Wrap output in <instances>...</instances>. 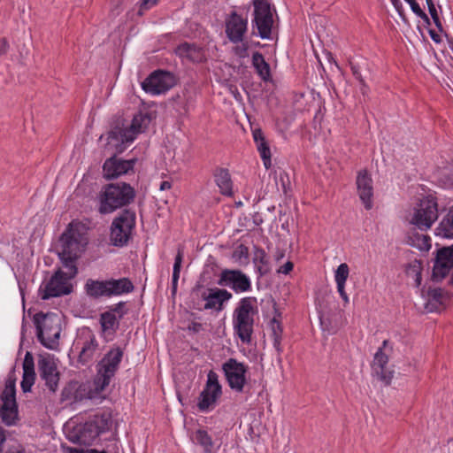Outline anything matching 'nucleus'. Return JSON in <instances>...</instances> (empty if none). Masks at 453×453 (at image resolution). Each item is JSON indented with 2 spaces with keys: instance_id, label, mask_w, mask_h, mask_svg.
I'll use <instances>...</instances> for the list:
<instances>
[{
  "instance_id": "obj_36",
  "label": "nucleus",
  "mask_w": 453,
  "mask_h": 453,
  "mask_svg": "<svg viewBox=\"0 0 453 453\" xmlns=\"http://www.w3.org/2000/svg\"><path fill=\"white\" fill-rule=\"evenodd\" d=\"M196 442L201 445L206 453H211L213 441L205 430L199 429L195 434Z\"/></svg>"
},
{
  "instance_id": "obj_18",
  "label": "nucleus",
  "mask_w": 453,
  "mask_h": 453,
  "mask_svg": "<svg viewBox=\"0 0 453 453\" xmlns=\"http://www.w3.org/2000/svg\"><path fill=\"white\" fill-rule=\"evenodd\" d=\"M451 270H453V244L437 250L433 267V277L442 280Z\"/></svg>"
},
{
  "instance_id": "obj_41",
  "label": "nucleus",
  "mask_w": 453,
  "mask_h": 453,
  "mask_svg": "<svg viewBox=\"0 0 453 453\" xmlns=\"http://www.w3.org/2000/svg\"><path fill=\"white\" fill-rule=\"evenodd\" d=\"M248 49V42L242 41L241 45H237L234 48V53L240 58H245L249 56Z\"/></svg>"
},
{
  "instance_id": "obj_20",
  "label": "nucleus",
  "mask_w": 453,
  "mask_h": 453,
  "mask_svg": "<svg viewBox=\"0 0 453 453\" xmlns=\"http://www.w3.org/2000/svg\"><path fill=\"white\" fill-rule=\"evenodd\" d=\"M39 372L42 379L45 380L50 390L55 391L58 385L59 373L57 365L50 358H42L38 362Z\"/></svg>"
},
{
  "instance_id": "obj_53",
  "label": "nucleus",
  "mask_w": 453,
  "mask_h": 453,
  "mask_svg": "<svg viewBox=\"0 0 453 453\" xmlns=\"http://www.w3.org/2000/svg\"><path fill=\"white\" fill-rule=\"evenodd\" d=\"M429 35L434 42L438 43L441 41L440 35H438L434 30H429Z\"/></svg>"
},
{
  "instance_id": "obj_50",
  "label": "nucleus",
  "mask_w": 453,
  "mask_h": 453,
  "mask_svg": "<svg viewBox=\"0 0 453 453\" xmlns=\"http://www.w3.org/2000/svg\"><path fill=\"white\" fill-rule=\"evenodd\" d=\"M431 17L435 24V26L439 28V30H442V26H441V22L440 20V18H439V15H438V12H435V14H431Z\"/></svg>"
},
{
  "instance_id": "obj_45",
  "label": "nucleus",
  "mask_w": 453,
  "mask_h": 453,
  "mask_svg": "<svg viewBox=\"0 0 453 453\" xmlns=\"http://www.w3.org/2000/svg\"><path fill=\"white\" fill-rule=\"evenodd\" d=\"M158 0H142L139 14H142V11L150 9L157 4Z\"/></svg>"
},
{
  "instance_id": "obj_7",
  "label": "nucleus",
  "mask_w": 453,
  "mask_h": 453,
  "mask_svg": "<svg viewBox=\"0 0 453 453\" xmlns=\"http://www.w3.org/2000/svg\"><path fill=\"white\" fill-rule=\"evenodd\" d=\"M135 220V212L131 210H125L119 213L111 225V243L116 247L126 246L132 237Z\"/></svg>"
},
{
  "instance_id": "obj_19",
  "label": "nucleus",
  "mask_w": 453,
  "mask_h": 453,
  "mask_svg": "<svg viewBox=\"0 0 453 453\" xmlns=\"http://www.w3.org/2000/svg\"><path fill=\"white\" fill-rule=\"evenodd\" d=\"M357 194L366 210L372 208L373 186L372 179L366 170L357 173L356 180Z\"/></svg>"
},
{
  "instance_id": "obj_38",
  "label": "nucleus",
  "mask_w": 453,
  "mask_h": 453,
  "mask_svg": "<svg viewBox=\"0 0 453 453\" xmlns=\"http://www.w3.org/2000/svg\"><path fill=\"white\" fill-rule=\"evenodd\" d=\"M182 258H183V249L179 248L177 255L175 257V260H174V264H173V289L176 288L177 282L180 278Z\"/></svg>"
},
{
  "instance_id": "obj_17",
  "label": "nucleus",
  "mask_w": 453,
  "mask_h": 453,
  "mask_svg": "<svg viewBox=\"0 0 453 453\" xmlns=\"http://www.w3.org/2000/svg\"><path fill=\"white\" fill-rule=\"evenodd\" d=\"M226 35L233 43L242 42L248 30V20L236 12H232L225 19Z\"/></svg>"
},
{
  "instance_id": "obj_2",
  "label": "nucleus",
  "mask_w": 453,
  "mask_h": 453,
  "mask_svg": "<svg viewBox=\"0 0 453 453\" xmlns=\"http://www.w3.org/2000/svg\"><path fill=\"white\" fill-rule=\"evenodd\" d=\"M88 242L87 233L80 224L71 223L60 237L61 250L58 252L67 274L75 277L78 269L76 260L81 257Z\"/></svg>"
},
{
  "instance_id": "obj_26",
  "label": "nucleus",
  "mask_w": 453,
  "mask_h": 453,
  "mask_svg": "<svg viewBox=\"0 0 453 453\" xmlns=\"http://www.w3.org/2000/svg\"><path fill=\"white\" fill-rule=\"evenodd\" d=\"M253 138L256 142L257 149L263 160L265 167L266 169H269L272 165L271 150L265 141L263 132L260 129H255L253 131Z\"/></svg>"
},
{
  "instance_id": "obj_55",
  "label": "nucleus",
  "mask_w": 453,
  "mask_h": 453,
  "mask_svg": "<svg viewBox=\"0 0 453 453\" xmlns=\"http://www.w3.org/2000/svg\"><path fill=\"white\" fill-rule=\"evenodd\" d=\"M426 2L427 4L430 15L433 13L435 14V12H437V11H436V8H435V5H434L433 0H426Z\"/></svg>"
},
{
  "instance_id": "obj_56",
  "label": "nucleus",
  "mask_w": 453,
  "mask_h": 453,
  "mask_svg": "<svg viewBox=\"0 0 453 453\" xmlns=\"http://www.w3.org/2000/svg\"><path fill=\"white\" fill-rule=\"evenodd\" d=\"M188 329L197 333V332H199L202 329V324L196 323V322H193L188 326Z\"/></svg>"
},
{
  "instance_id": "obj_37",
  "label": "nucleus",
  "mask_w": 453,
  "mask_h": 453,
  "mask_svg": "<svg viewBox=\"0 0 453 453\" xmlns=\"http://www.w3.org/2000/svg\"><path fill=\"white\" fill-rule=\"evenodd\" d=\"M94 423L99 434L106 432L111 426V416L108 412H104L100 415H96L94 418Z\"/></svg>"
},
{
  "instance_id": "obj_35",
  "label": "nucleus",
  "mask_w": 453,
  "mask_h": 453,
  "mask_svg": "<svg viewBox=\"0 0 453 453\" xmlns=\"http://www.w3.org/2000/svg\"><path fill=\"white\" fill-rule=\"evenodd\" d=\"M270 326L272 330V337L273 340V346L277 351L280 352L281 350V340L283 334L282 326L275 318L271 320Z\"/></svg>"
},
{
  "instance_id": "obj_31",
  "label": "nucleus",
  "mask_w": 453,
  "mask_h": 453,
  "mask_svg": "<svg viewBox=\"0 0 453 453\" xmlns=\"http://www.w3.org/2000/svg\"><path fill=\"white\" fill-rule=\"evenodd\" d=\"M435 234L442 238H453V207L440 222L435 229Z\"/></svg>"
},
{
  "instance_id": "obj_30",
  "label": "nucleus",
  "mask_w": 453,
  "mask_h": 453,
  "mask_svg": "<svg viewBox=\"0 0 453 453\" xmlns=\"http://www.w3.org/2000/svg\"><path fill=\"white\" fill-rule=\"evenodd\" d=\"M443 293L441 288L430 289L427 292V301L425 309L427 312L438 311L442 307Z\"/></svg>"
},
{
  "instance_id": "obj_34",
  "label": "nucleus",
  "mask_w": 453,
  "mask_h": 453,
  "mask_svg": "<svg viewBox=\"0 0 453 453\" xmlns=\"http://www.w3.org/2000/svg\"><path fill=\"white\" fill-rule=\"evenodd\" d=\"M119 319L112 311H105L100 316V323L103 331H115L119 327Z\"/></svg>"
},
{
  "instance_id": "obj_25",
  "label": "nucleus",
  "mask_w": 453,
  "mask_h": 453,
  "mask_svg": "<svg viewBox=\"0 0 453 453\" xmlns=\"http://www.w3.org/2000/svg\"><path fill=\"white\" fill-rule=\"evenodd\" d=\"M35 363L32 353L27 352L23 361V378L21 381V388L23 392H30L35 383Z\"/></svg>"
},
{
  "instance_id": "obj_27",
  "label": "nucleus",
  "mask_w": 453,
  "mask_h": 453,
  "mask_svg": "<svg viewBox=\"0 0 453 453\" xmlns=\"http://www.w3.org/2000/svg\"><path fill=\"white\" fill-rule=\"evenodd\" d=\"M109 296H120L131 293L134 290L132 281L127 278H120L118 280H108Z\"/></svg>"
},
{
  "instance_id": "obj_47",
  "label": "nucleus",
  "mask_w": 453,
  "mask_h": 453,
  "mask_svg": "<svg viewBox=\"0 0 453 453\" xmlns=\"http://www.w3.org/2000/svg\"><path fill=\"white\" fill-rule=\"evenodd\" d=\"M349 65H350V69H351V72H352V74L354 75V77L358 81H360L361 80H364V78L362 77L361 73L359 71V66L354 63H349Z\"/></svg>"
},
{
  "instance_id": "obj_15",
  "label": "nucleus",
  "mask_w": 453,
  "mask_h": 453,
  "mask_svg": "<svg viewBox=\"0 0 453 453\" xmlns=\"http://www.w3.org/2000/svg\"><path fill=\"white\" fill-rule=\"evenodd\" d=\"M221 395V386L219 383L218 375L215 372L210 371L207 375L205 388L201 392L198 402L200 411H208Z\"/></svg>"
},
{
  "instance_id": "obj_12",
  "label": "nucleus",
  "mask_w": 453,
  "mask_h": 453,
  "mask_svg": "<svg viewBox=\"0 0 453 453\" xmlns=\"http://www.w3.org/2000/svg\"><path fill=\"white\" fill-rule=\"evenodd\" d=\"M175 84L174 76L165 71H155L142 83V89L151 95L165 93Z\"/></svg>"
},
{
  "instance_id": "obj_22",
  "label": "nucleus",
  "mask_w": 453,
  "mask_h": 453,
  "mask_svg": "<svg viewBox=\"0 0 453 453\" xmlns=\"http://www.w3.org/2000/svg\"><path fill=\"white\" fill-rule=\"evenodd\" d=\"M232 296V294L226 289L209 288L208 293L203 292L202 295L203 299L206 302L203 308L205 310L216 309L221 311L223 303L230 300Z\"/></svg>"
},
{
  "instance_id": "obj_48",
  "label": "nucleus",
  "mask_w": 453,
  "mask_h": 453,
  "mask_svg": "<svg viewBox=\"0 0 453 453\" xmlns=\"http://www.w3.org/2000/svg\"><path fill=\"white\" fill-rule=\"evenodd\" d=\"M9 48L8 42L5 38H0V56L7 52Z\"/></svg>"
},
{
  "instance_id": "obj_40",
  "label": "nucleus",
  "mask_w": 453,
  "mask_h": 453,
  "mask_svg": "<svg viewBox=\"0 0 453 453\" xmlns=\"http://www.w3.org/2000/svg\"><path fill=\"white\" fill-rule=\"evenodd\" d=\"M411 6V11L422 19L426 23L430 24V19L428 16L423 12L416 0H405Z\"/></svg>"
},
{
  "instance_id": "obj_29",
  "label": "nucleus",
  "mask_w": 453,
  "mask_h": 453,
  "mask_svg": "<svg viewBox=\"0 0 453 453\" xmlns=\"http://www.w3.org/2000/svg\"><path fill=\"white\" fill-rule=\"evenodd\" d=\"M85 288L87 294L91 297L109 296L108 280H88Z\"/></svg>"
},
{
  "instance_id": "obj_49",
  "label": "nucleus",
  "mask_w": 453,
  "mask_h": 453,
  "mask_svg": "<svg viewBox=\"0 0 453 453\" xmlns=\"http://www.w3.org/2000/svg\"><path fill=\"white\" fill-rule=\"evenodd\" d=\"M431 17L435 24V26L439 28V30H442V26H441V22L440 20V18H439V15H438V12H435V14H431Z\"/></svg>"
},
{
  "instance_id": "obj_9",
  "label": "nucleus",
  "mask_w": 453,
  "mask_h": 453,
  "mask_svg": "<svg viewBox=\"0 0 453 453\" xmlns=\"http://www.w3.org/2000/svg\"><path fill=\"white\" fill-rule=\"evenodd\" d=\"M73 278L67 274V270H58L47 282L41 285L39 294L42 299L48 300L70 294L73 288L70 280Z\"/></svg>"
},
{
  "instance_id": "obj_11",
  "label": "nucleus",
  "mask_w": 453,
  "mask_h": 453,
  "mask_svg": "<svg viewBox=\"0 0 453 453\" xmlns=\"http://www.w3.org/2000/svg\"><path fill=\"white\" fill-rule=\"evenodd\" d=\"M218 285L228 287L236 294L249 292L252 288L250 277L237 269L222 270L219 276Z\"/></svg>"
},
{
  "instance_id": "obj_8",
  "label": "nucleus",
  "mask_w": 453,
  "mask_h": 453,
  "mask_svg": "<svg viewBox=\"0 0 453 453\" xmlns=\"http://www.w3.org/2000/svg\"><path fill=\"white\" fill-rule=\"evenodd\" d=\"M254 6L252 28L257 29L262 39H270L273 25V16L268 0H252Z\"/></svg>"
},
{
  "instance_id": "obj_10",
  "label": "nucleus",
  "mask_w": 453,
  "mask_h": 453,
  "mask_svg": "<svg viewBox=\"0 0 453 453\" xmlns=\"http://www.w3.org/2000/svg\"><path fill=\"white\" fill-rule=\"evenodd\" d=\"M438 219V204L433 196L422 199L411 220L420 230L429 229Z\"/></svg>"
},
{
  "instance_id": "obj_5",
  "label": "nucleus",
  "mask_w": 453,
  "mask_h": 453,
  "mask_svg": "<svg viewBox=\"0 0 453 453\" xmlns=\"http://www.w3.org/2000/svg\"><path fill=\"white\" fill-rule=\"evenodd\" d=\"M38 341L47 349H56L61 333V319L53 312H39L34 316Z\"/></svg>"
},
{
  "instance_id": "obj_57",
  "label": "nucleus",
  "mask_w": 453,
  "mask_h": 453,
  "mask_svg": "<svg viewBox=\"0 0 453 453\" xmlns=\"http://www.w3.org/2000/svg\"><path fill=\"white\" fill-rule=\"evenodd\" d=\"M5 441L4 432L2 428H0V450L2 451V444Z\"/></svg>"
},
{
  "instance_id": "obj_6",
  "label": "nucleus",
  "mask_w": 453,
  "mask_h": 453,
  "mask_svg": "<svg viewBox=\"0 0 453 453\" xmlns=\"http://www.w3.org/2000/svg\"><path fill=\"white\" fill-rule=\"evenodd\" d=\"M123 357L120 348H113L109 350L96 365V375L94 380L95 390L101 393L110 385L119 369Z\"/></svg>"
},
{
  "instance_id": "obj_23",
  "label": "nucleus",
  "mask_w": 453,
  "mask_h": 453,
  "mask_svg": "<svg viewBox=\"0 0 453 453\" xmlns=\"http://www.w3.org/2000/svg\"><path fill=\"white\" fill-rule=\"evenodd\" d=\"M175 53L182 60L189 61L192 63H201L206 58L203 48L194 43H180L175 49Z\"/></svg>"
},
{
  "instance_id": "obj_39",
  "label": "nucleus",
  "mask_w": 453,
  "mask_h": 453,
  "mask_svg": "<svg viewBox=\"0 0 453 453\" xmlns=\"http://www.w3.org/2000/svg\"><path fill=\"white\" fill-rule=\"evenodd\" d=\"M349 268L346 263L341 264L334 273V280L336 284H346L349 278Z\"/></svg>"
},
{
  "instance_id": "obj_42",
  "label": "nucleus",
  "mask_w": 453,
  "mask_h": 453,
  "mask_svg": "<svg viewBox=\"0 0 453 453\" xmlns=\"http://www.w3.org/2000/svg\"><path fill=\"white\" fill-rule=\"evenodd\" d=\"M110 311L114 312L119 319H122L125 314H127V310L126 309V303L119 302L115 304L113 308L110 310Z\"/></svg>"
},
{
  "instance_id": "obj_43",
  "label": "nucleus",
  "mask_w": 453,
  "mask_h": 453,
  "mask_svg": "<svg viewBox=\"0 0 453 453\" xmlns=\"http://www.w3.org/2000/svg\"><path fill=\"white\" fill-rule=\"evenodd\" d=\"M233 257L234 258H237L238 260H242V258H244L245 260L248 259L249 257V251L248 248L242 244H241L237 250L234 252Z\"/></svg>"
},
{
  "instance_id": "obj_52",
  "label": "nucleus",
  "mask_w": 453,
  "mask_h": 453,
  "mask_svg": "<svg viewBox=\"0 0 453 453\" xmlns=\"http://www.w3.org/2000/svg\"><path fill=\"white\" fill-rule=\"evenodd\" d=\"M273 256L276 261H280L285 257V250L277 249Z\"/></svg>"
},
{
  "instance_id": "obj_16",
  "label": "nucleus",
  "mask_w": 453,
  "mask_h": 453,
  "mask_svg": "<svg viewBox=\"0 0 453 453\" xmlns=\"http://www.w3.org/2000/svg\"><path fill=\"white\" fill-rule=\"evenodd\" d=\"M222 369L229 387L237 392H242L246 383L245 373L247 367L236 359L230 358L223 364Z\"/></svg>"
},
{
  "instance_id": "obj_28",
  "label": "nucleus",
  "mask_w": 453,
  "mask_h": 453,
  "mask_svg": "<svg viewBox=\"0 0 453 453\" xmlns=\"http://www.w3.org/2000/svg\"><path fill=\"white\" fill-rule=\"evenodd\" d=\"M252 65L258 76L264 81L271 80V69L269 64L265 60L264 56L260 52H255L252 56Z\"/></svg>"
},
{
  "instance_id": "obj_14",
  "label": "nucleus",
  "mask_w": 453,
  "mask_h": 453,
  "mask_svg": "<svg viewBox=\"0 0 453 453\" xmlns=\"http://www.w3.org/2000/svg\"><path fill=\"white\" fill-rule=\"evenodd\" d=\"M81 344L79 362L87 365L100 354L99 344L96 335L88 328L81 330L77 344Z\"/></svg>"
},
{
  "instance_id": "obj_4",
  "label": "nucleus",
  "mask_w": 453,
  "mask_h": 453,
  "mask_svg": "<svg viewBox=\"0 0 453 453\" xmlns=\"http://www.w3.org/2000/svg\"><path fill=\"white\" fill-rule=\"evenodd\" d=\"M134 196V189L127 183L108 184L98 194V211L101 214L111 213L129 204Z\"/></svg>"
},
{
  "instance_id": "obj_33",
  "label": "nucleus",
  "mask_w": 453,
  "mask_h": 453,
  "mask_svg": "<svg viewBox=\"0 0 453 453\" xmlns=\"http://www.w3.org/2000/svg\"><path fill=\"white\" fill-rule=\"evenodd\" d=\"M421 272L422 263L417 259L410 262L405 267L406 275L413 280L416 287H418L421 284Z\"/></svg>"
},
{
  "instance_id": "obj_51",
  "label": "nucleus",
  "mask_w": 453,
  "mask_h": 453,
  "mask_svg": "<svg viewBox=\"0 0 453 453\" xmlns=\"http://www.w3.org/2000/svg\"><path fill=\"white\" fill-rule=\"evenodd\" d=\"M359 82L360 85V91L363 94V96H366L369 91V88L367 84L365 83V80H361Z\"/></svg>"
},
{
  "instance_id": "obj_3",
  "label": "nucleus",
  "mask_w": 453,
  "mask_h": 453,
  "mask_svg": "<svg viewBox=\"0 0 453 453\" xmlns=\"http://www.w3.org/2000/svg\"><path fill=\"white\" fill-rule=\"evenodd\" d=\"M257 301L254 296L242 298L233 311V328L234 334L243 343L251 342L254 332L255 317L258 313Z\"/></svg>"
},
{
  "instance_id": "obj_32",
  "label": "nucleus",
  "mask_w": 453,
  "mask_h": 453,
  "mask_svg": "<svg viewBox=\"0 0 453 453\" xmlns=\"http://www.w3.org/2000/svg\"><path fill=\"white\" fill-rule=\"evenodd\" d=\"M253 263L255 264L260 276H264L270 272L269 259L263 249L257 247L255 248Z\"/></svg>"
},
{
  "instance_id": "obj_24",
  "label": "nucleus",
  "mask_w": 453,
  "mask_h": 453,
  "mask_svg": "<svg viewBox=\"0 0 453 453\" xmlns=\"http://www.w3.org/2000/svg\"><path fill=\"white\" fill-rule=\"evenodd\" d=\"M213 177L221 195L230 197L234 196V184L228 169L216 168L213 172Z\"/></svg>"
},
{
  "instance_id": "obj_1",
  "label": "nucleus",
  "mask_w": 453,
  "mask_h": 453,
  "mask_svg": "<svg viewBox=\"0 0 453 453\" xmlns=\"http://www.w3.org/2000/svg\"><path fill=\"white\" fill-rule=\"evenodd\" d=\"M151 119V113L140 111L133 117L130 123L123 119L114 122L107 133L105 144V150L112 153V157L106 159L103 165L104 176L106 179H116L133 171L136 160H123L118 158L116 154L122 153L139 134L145 132Z\"/></svg>"
},
{
  "instance_id": "obj_58",
  "label": "nucleus",
  "mask_w": 453,
  "mask_h": 453,
  "mask_svg": "<svg viewBox=\"0 0 453 453\" xmlns=\"http://www.w3.org/2000/svg\"><path fill=\"white\" fill-rule=\"evenodd\" d=\"M8 453H26L23 449H10Z\"/></svg>"
},
{
  "instance_id": "obj_13",
  "label": "nucleus",
  "mask_w": 453,
  "mask_h": 453,
  "mask_svg": "<svg viewBox=\"0 0 453 453\" xmlns=\"http://www.w3.org/2000/svg\"><path fill=\"white\" fill-rule=\"evenodd\" d=\"M3 404L0 408V416L6 425H12L17 417L15 381L8 380L1 395Z\"/></svg>"
},
{
  "instance_id": "obj_46",
  "label": "nucleus",
  "mask_w": 453,
  "mask_h": 453,
  "mask_svg": "<svg viewBox=\"0 0 453 453\" xmlns=\"http://www.w3.org/2000/svg\"><path fill=\"white\" fill-rule=\"evenodd\" d=\"M293 267L294 264L291 261H288L278 269V273L287 275L293 270Z\"/></svg>"
},
{
  "instance_id": "obj_61",
  "label": "nucleus",
  "mask_w": 453,
  "mask_h": 453,
  "mask_svg": "<svg viewBox=\"0 0 453 453\" xmlns=\"http://www.w3.org/2000/svg\"><path fill=\"white\" fill-rule=\"evenodd\" d=\"M391 1H392L393 4H394L395 6H396V5L400 3V1H399V0H391Z\"/></svg>"
},
{
  "instance_id": "obj_54",
  "label": "nucleus",
  "mask_w": 453,
  "mask_h": 453,
  "mask_svg": "<svg viewBox=\"0 0 453 453\" xmlns=\"http://www.w3.org/2000/svg\"><path fill=\"white\" fill-rule=\"evenodd\" d=\"M172 188V182L169 181V180H163L161 183H160V186H159V189L164 191V190H168Z\"/></svg>"
},
{
  "instance_id": "obj_60",
  "label": "nucleus",
  "mask_w": 453,
  "mask_h": 453,
  "mask_svg": "<svg viewBox=\"0 0 453 453\" xmlns=\"http://www.w3.org/2000/svg\"><path fill=\"white\" fill-rule=\"evenodd\" d=\"M88 453H106L104 450L103 451H97L96 449H90Z\"/></svg>"
},
{
  "instance_id": "obj_44",
  "label": "nucleus",
  "mask_w": 453,
  "mask_h": 453,
  "mask_svg": "<svg viewBox=\"0 0 453 453\" xmlns=\"http://www.w3.org/2000/svg\"><path fill=\"white\" fill-rule=\"evenodd\" d=\"M336 287H337V291H338L340 296L342 297V299L344 302V304L345 305L348 304L349 303V299L345 291V284H336Z\"/></svg>"
},
{
  "instance_id": "obj_59",
  "label": "nucleus",
  "mask_w": 453,
  "mask_h": 453,
  "mask_svg": "<svg viewBox=\"0 0 453 453\" xmlns=\"http://www.w3.org/2000/svg\"><path fill=\"white\" fill-rule=\"evenodd\" d=\"M388 344V340H384L382 342V346L380 348H382V349H383L384 348L387 347Z\"/></svg>"
},
{
  "instance_id": "obj_21",
  "label": "nucleus",
  "mask_w": 453,
  "mask_h": 453,
  "mask_svg": "<svg viewBox=\"0 0 453 453\" xmlns=\"http://www.w3.org/2000/svg\"><path fill=\"white\" fill-rule=\"evenodd\" d=\"M388 363V357L386 355L382 348H379L374 355L372 364L373 374L381 380L385 385H389L393 379V371L388 370L386 365Z\"/></svg>"
}]
</instances>
